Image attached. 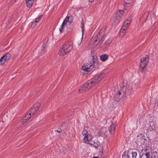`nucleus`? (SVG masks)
<instances>
[{"label": "nucleus", "instance_id": "1", "mask_svg": "<svg viewBox=\"0 0 158 158\" xmlns=\"http://www.w3.org/2000/svg\"><path fill=\"white\" fill-rule=\"evenodd\" d=\"M105 76V74L102 73L99 75L95 76L93 78L89 80L86 83L84 84L81 88L79 90V92L82 93L88 90L91 87L94 86L102 80Z\"/></svg>", "mask_w": 158, "mask_h": 158}, {"label": "nucleus", "instance_id": "2", "mask_svg": "<svg viewBox=\"0 0 158 158\" xmlns=\"http://www.w3.org/2000/svg\"><path fill=\"white\" fill-rule=\"evenodd\" d=\"M73 48V43L69 41L65 42L62 45L58 52L60 56H63L69 52Z\"/></svg>", "mask_w": 158, "mask_h": 158}, {"label": "nucleus", "instance_id": "3", "mask_svg": "<svg viewBox=\"0 0 158 158\" xmlns=\"http://www.w3.org/2000/svg\"><path fill=\"white\" fill-rule=\"evenodd\" d=\"M92 60H93L91 63L86 64L82 66V70L87 72H89L92 70L95 66L97 65L98 64L97 60L94 58V56H93Z\"/></svg>", "mask_w": 158, "mask_h": 158}, {"label": "nucleus", "instance_id": "4", "mask_svg": "<svg viewBox=\"0 0 158 158\" xmlns=\"http://www.w3.org/2000/svg\"><path fill=\"white\" fill-rule=\"evenodd\" d=\"M149 58L148 56L147 55L141 59L139 69L141 72H143L144 69L147 66L149 62Z\"/></svg>", "mask_w": 158, "mask_h": 158}, {"label": "nucleus", "instance_id": "5", "mask_svg": "<svg viewBox=\"0 0 158 158\" xmlns=\"http://www.w3.org/2000/svg\"><path fill=\"white\" fill-rule=\"evenodd\" d=\"M124 12L123 10H119L116 12L114 15L113 20L116 24L118 23L121 20Z\"/></svg>", "mask_w": 158, "mask_h": 158}, {"label": "nucleus", "instance_id": "6", "mask_svg": "<svg viewBox=\"0 0 158 158\" xmlns=\"http://www.w3.org/2000/svg\"><path fill=\"white\" fill-rule=\"evenodd\" d=\"M82 133V135L84 136L83 141L85 143H88L93 138L92 135L89 133L86 130H84Z\"/></svg>", "mask_w": 158, "mask_h": 158}, {"label": "nucleus", "instance_id": "7", "mask_svg": "<svg viewBox=\"0 0 158 158\" xmlns=\"http://www.w3.org/2000/svg\"><path fill=\"white\" fill-rule=\"evenodd\" d=\"M36 111L33 107H32L31 109L29 111V114H27L24 117L23 120L22 122V124H24L27 122L31 118V114L32 115H33Z\"/></svg>", "mask_w": 158, "mask_h": 158}, {"label": "nucleus", "instance_id": "8", "mask_svg": "<svg viewBox=\"0 0 158 158\" xmlns=\"http://www.w3.org/2000/svg\"><path fill=\"white\" fill-rule=\"evenodd\" d=\"M11 55L9 53H7L3 55L0 59V63L1 64H3L6 62L10 60Z\"/></svg>", "mask_w": 158, "mask_h": 158}, {"label": "nucleus", "instance_id": "9", "mask_svg": "<svg viewBox=\"0 0 158 158\" xmlns=\"http://www.w3.org/2000/svg\"><path fill=\"white\" fill-rule=\"evenodd\" d=\"M100 41V38L97 36L96 35H94L91 40L90 43L92 44V47H95Z\"/></svg>", "mask_w": 158, "mask_h": 158}, {"label": "nucleus", "instance_id": "10", "mask_svg": "<svg viewBox=\"0 0 158 158\" xmlns=\"http://www.w3.org/2000/svg\"><path fill=\"white\" fill-rule=\"evenodd\" d=\"M150 149L149 147H146L143 148L141 150L142 153V156L143 158L145 157H148L150 158Z\"/></svg>", "mask_w": 158, "mask_h": 158}, {"label": "nucleus", "instance_id": "11", "mask_svg": "<svg viewBox=\"0 0 158 158\" xmlns=\"http://www.w3.org/2000/svg\"><path fill=\"white\" fill-rule=\"evenodd\" d=\"M138 152L136 149H130L128 151L127 155L131 158H136Z\"/></svg>", "mask_w": 158, "mask_h": 158}, {"label": "nucleus", "instance_id": "12", "mask_svg": "<svg viewBox=\"0 0 158 158\" xmlns=\"http://www.w3.org/2000/svg\"><path fill=\"white\" fill-rule=\"evenodd\" d=\"M69 17H67L64 20L60 26V32L62 33L63 31L64 26L69 21Z\"/></svg>", "mask_w": 158, "mask_h": 158}, {"label": "nucleus", "instance_id": "13", "mask_svg": "<svg viewBox=\"0 0 158 158\" xmlns=\"http://www.w3.org/2000/svg\"><path fill=\"white\" fill-rule=\"evenodd\" d=\"M106 31L105 28H102L101 29L98 33V35H96L99 38L101 37V39H102L106 35Z\"/></svg>", "mask_w": 158, "mask_h": 158}, {"label": "nucleus", "instance_id": "14", "mask_svg": "<svg viewBox=\"0 0 158 158\" xmlns=\"http://www.w3.org/2000/svg\"><path fill=\"white\" fill-rule=\"evenodd\" d=\"M127 29V28L123 27V26H122V28L120 29L119 32V35L120 37H122L124 36L126 32Z\"/></svg>", "mask_w": 158, "mask_h": 158}, {"label": "nucleus", "instance_id": "15", "mask_svg": "<svg viewBox=\"0 0 158 158\" xmlns=\"http://www.w3.org/2000/svg\"><path fill=\"white\" fill-rule=\"evenodd\" d=\"M115 129V124L114 123H112L111 126L109 128V132L111 134V135H113L114 134Z\"/></svg>", "mask_w": 158, "mask_h": 158}, {"label": "nucleus", "instance_id": "16", "mask_svg": "<svg viewBox=\"0 0 158 158\" xmlns=\"http://www.w3.org/2000/svg\"><path fill=\"white\" fill-rule=\"evenodd\" d=\"M124 2L125 3L124 6L125 7H131L132 6L131 4L132 2V0H124Z\"/></svg>", "mask_w": 158, "mask_h": 158}, {"label": "nucleus", "instance_id": "17", "mask_svg": "<svg viewBox=\"0 0 158 158\" xmlns=\"http://www.w3.org/2000/svg\"><path fill=\"white\" fill-rule=\"evenodd\" d=\"M130 22V19H127L124 22L123 26V27L127 28L129 26Z\"/></svg>", "mask_w": 158, "mask_h": 158}, {"label": "nucleus", "instance_id": "18", "mask_svg": "<svg viewBox=\"0 0 158 158\" xmlns=\"http://www.w3.org/2000/svg\"><path fill=\"white\" fill-rule=\"evenodd\" d=\"M43 15H41L37 19H36L34 22H33L31 25L32 26H34L36 25V24L39 22L40 20L41 19Z\"/></svg>", "mask_w": 158, "mask_h": 158}, {"label": "nucleus", "instance_id": "19", "mask_svg": "<svg viewBox=\"0 0 158 158\" xmlns=\"http://www.w3.org/2000/svg\"><path fill=\"white\" fill-rule=\"evenodd\" d=\"M34 0H26L27 6V7H31L34 3Z\"/></svg>", "mask_w": 158, "mask_h": 158}, {"label": "nucleus", "instance_id": "20", "mask_svg": "<svg viewBox=\"0 0 158 158\" xmlns=\"http://www.w3.org/2000/svg\"><path fill=\"white\" fill-rule=\"evenodd\" d=\"M81 28L82 29V37L81 39H83V36L84 34V20L83 19L81 21Z\"/></svg>", "mask_w": 158, "mask_h": 158}, {"label": "nucleus", "instance_id": "21", "mask_svg": "<svg viewBox=\"0 0 158 158\" xmlns=\"http://www.w3.org/2000/svg\"><path fill=\"white\" fill-rule=\"evenodd\" d=\"M100 58L101 61H105L107 59L108 56L107 55L104 54L101 55Z\"/></svg>", "mask_w": 158, "mask_h": 158}, {"label": "nucleus", "instance_id": "22", "mask_svg": "<svg viewBox=\"0 0 158 158\" xmlns=\"http://www.w3.org/2000/svg\"><path fill=\"white\" fill-rule=\"evenodd\" d=\"M94 146L96 148H98L100 145V143L99 141L96 140L94 142Z\"/></svg>", "mask_w": 158, "mask_h": 158}, {"label": "nucleus", "instance_id": "23", "mask_svg": "<svg viewBox=\"0 0 158 158\" xmlns=\"http://www.w3.org/2000/svg\"><path fill=\"white\" fill-rule=\"evenodd\" d=\"M151 158H158V152H153L152 154Z\"/></svg>", "mask_w": 158, "mask_h": 158}, {"label": "nucleus", "instance_id": "24", "mask_svg": "<svg viewBox=\"0 0 158 158\" xmlns=\"http://www.w3.org/2000/svg\"><path fill=\"white\" fill-rule=\"evenodd\" d=\"M40 107V104L39 103H37L34 105L33 107L37 111L39 110Z\"/></svg>", "mask_w": 158, "mask_h": 158}, {"label": "nucleus", "instance_id": "25", "mask_svg": "<svg viewBox=\"0 0 158 158\" xmlns=\"http://www.w3.org/2000/svg\"><path fill=\"white\" fill-rule=\"evenodd\" d=\"M112 40L111 38H109L107 40H106L105 42L106 45H108L112 41Z\"/></svg>", "mask_w": 158, "mask_h": 158}, {"label": "nucleus", "instance_id": "26", "mask_svg": "<svg viewBox=\"0 0 158 158\" xmlns=\"http://www.w3.org/2000/svg\"><path fill=\"white\" fill-rule=\"evenodd\" d=\"M123 158H131L130 156H129L127 155H123L122 156Z\"/></svg>", "mask_w": 158, "mask_h": 158}, {"label": "nucleus", "instance_id": "27", "mask_svg": "<svg viewBox=\"0 0 158 158\" xmlns=\"http://www.w3.org/2000/svg\"><path fill=\"white\" fill-rule=\"evenodd\" d=\"M118 93H119L118 94H117L116 96V97L117 98H118L119 97V96L121 94V93H122L121 91H119Z\"/></svg>", "mask_w": 158, "mask_h": 158}, {"label": "nucleus", "instance_id": "28", "mask_svg": "<svg viewBox=\"0 0 158 158\" xmlns=\"http://www.w3.org/2000/svg\"><path fill=\"white\" fill-rule=\"evenodd\" d=\"M62 131V130L61 129H58V130H56V131L58 133H60Z\"/></svg>", "mask_w": 158, "mask_h": 158}, {"label": "nucleus", "instance_id": "29", "mask_svg": "<svg viewBox=\"0 0 158 158\" xmlns=\"http://www.w3.org/2000/svg\"><path fill=\"white\" fill-rule=\"evenodd\" d=\"M45 50V48H44V49H43L42 50H41V53L42 54H44V50Z\"/></svg>", "mask_w": 158, "mask_h": 158}, {"label": "nucleus", "instance_id": "30", "mask_svg": "<svg viewBox=\"0 0 158 158\" xmlns=\"http://www.w3.org/2000/svg\"><path fill=\"white\" fill-rule=\"evenodd\" d=\"M89 1L90 2H92L94 1V0H89Z\"/></svg>", "mask_w": 158, "mask_h": 158}, {"label": "nucleus", "instance_id": "31", "mask_svg": "<svg viewBox=\"0 0 158 158\" xmlns=\"http://www.w3.org/2000/svg\"><path fill=\"white\" fill-rule=\"evenodd\" d=\"M141 158H149L148 157H145L144 158H143L142 157V156H141Z\"/></svg>", "mask_w": 158, "mask_h": 158}, {"label": "nucleus", "instance_id": "32", "mask_svg": "<svg viewBox=\"0 0 158 158\" xmlns=\"http://www.w3.org/2000/svg\"><path fill=\"white\" fill-rule=\"evenodd\" d=\"M93 158H99L98 157H93Z\"/></svg>", "mask_w": 158, "mask_h": 158}, {"label": "nucleus", "instance_id": "33", "mask_svg": "<svg viewBox=\"0 0 158 158\" xmlns=\"http://www.w3.org/2000/svg\"><path fill=\"white\" fill-rule=\"evenodd\" d=\"M90 144H91V145H93V144L90 143Z\"/></svg>", "mask_w": 158, "mask_h": 158}, {"label": "nucleus", "instance_id": "34", "mask_svg": "<svg viewBox=\"0 0 158 158\" xmlns=\"http://www.w3.org/2000/svg\"><path fill=\"white\" fill-rule=\"evenodd\" d=\"M90 144H91V145H93V144L90 143Z\"/></svg>", "mask_w": 158, "mask_h": 158}, {"label": "nucleus", "instance_id": "35", "mask_svg": "<svg viewBox=\"0 0 158 158\" xmlns=\"http://www.w3.org/2000/svg\"><path fill=\"white\" fill-rule=\"evenodd\" d=\"M90 144H91V145H93V144L90 143Z\"/></svg>", "mask_w": 158, "mask_h": 158}, {"label": "nucleus", "instance_id": "36", "mask_svg": "<svg viewBox=\"0 0 158 158\" xmlns=\"http://www.w3.org/2000/svg\"><path fill=\"white\" fill-rule=\"evenodd\" d=\"M123 93H124V94L125 93V92H124V91H123Z\"/></svg>", "mask_w": 158, "mask_h": 158}]
</instances>
